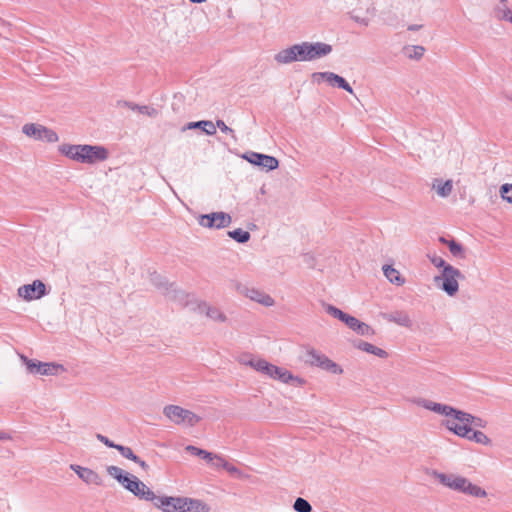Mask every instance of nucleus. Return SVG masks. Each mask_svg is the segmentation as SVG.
<instances>
[{
    "label": "nucleus",
    "mask_w": 512,
    "mask_h": 512,
    "mask_svg": "<svg viewBox=\"0 0 512 512\" xmlns=\"http://www.w3.org/2000/svg\"><path fill=\"white\" fill-rule=\"evenodd\" d=\"M17 294L25 301L42 298L47 294L46 285L41 280H34L31 284H25L18 288Z\"/></svg>",
    "instance_id": "nucleus-12"
},
{
    "label": "nucleus",
    "mask_w": 512,
    "mask_h": 512,
    "mask_svg": "<svg viewBox=\"0 0 512 512\" xmlns=\"http://www.w3.org/2000/svg\"><path fill=\"white\" fill-rule=\"evenodd\" d=\"M420 27H421V26H419V25H415V24H414V25H410V26L408 27V30L415 31V30H418Z\"/></svg>",
    "instance_id": "nucleus-54"
},
{
    "label": "nucleus",
    "mask_w": 512,
    "mask_h": 512,
    "mask_svg": "<svg viewBox=\"0 0 512 512\" xmlns=\"http://www.w3.org/2000/svg\"><path fill=\"white\" fill-rule=\"evenodd\" d=\"M328 72H314L311 75L312 81L316 84H320L322 81L327 82Z\"/></svg>",
    "instance_id": "nucleus-42"
},
{
    "label": "nucleus",
    "mask_w": 512,
    "mask_h": 512,
    "mask_svg": "<svg viewBox=\"0 0 512 512\" xmlns=\"http://www.w3.org/2000/svg\"><path fill=\"white\" fill-rule=\"evenodd\" d=\"M201 311L206 314L208 318H210L213 321L216 322H225L226 316L225 314L220 311L217 307H212L204 304L202 307H200Z\"/></svg>",
    "instance_id": "nucleus-25"
},
{
    "label": "nucleus",
    "mask_w": 512,
    "mask_h": 512,
    "mask_svg": "<svg viewBox=\"0 0 512 512\" xmlns=\"http://www.w3.org/2000/svg\"><path fill=\"white\" fill-rule=\"evenodd\" d=\"M355 332L362 336H372L375 334L372 327L361 321L357 324Z\"/></svg>",
    "instance_id": "nucleus-36"
},
{
    "label": "nucleus",
    "mask_w": 512,
    "mask_h": 512,
    "mask_svg": "<svg viewBox=\"0 0 512 512\" xmlns=\"http://www.w3.org/2000/svg\"><path fill=\"white\" fill-rule=\"evenodd\" d=\"M510 23H512V18H511V22Z\"/></svg>",
    "instance_id": "nucleus-57"
},
{
    "label": "nucleus",
    "mask_w": 512,
    "mask_h": 512,
    "mask_svg": "<svg viewBox=\"0 0 512 512\" xmlns=\"http://www.w3.org/2000/svg\"><path fill=\"white\" fill-rule=\"evenodd\" d=\"M243 157L249 163L266 169L267 171L275 170L279 166V161L275 157L266 154L249 152L245 154Z\"/></svg>",
    "instance_id": "nucleus-14"
},
{
    "label": "nucleus",
    "mask_w": 512,
    "mask_h": 512,
    "mask_svg": "<svg viewBox=\"0 0 512 512\" xmlns=\"http://www.w3.org/2000/svg\"><path fill=\"white\" fill-rule=\"evenodd\" d=\"M448 248L453 256L464 258L463 247L455 240L448 241Z\"/></svg>",
    "instance_id": "nucleus-35"
},
{
    "label": "nucleus",
    "mask_w": 512,
    "mask_h": 512,
    "mask_svg": "<svg viewBox=\"0 0 512 512\" xmlns=\"http://www.w3.org/2000/svg\"><path fill=\"white\" fill-rule=\"evenodd\" d=\"M425 48L420 45H408L403 48V54L413 60H419L423 57Z\"/></svg>",
    "instance_id": "nucleus-27"
},
{
    "label": "nucleus",
    "mask_w": 512,
    "mask_h": 512,
    "mask_svg": "<svg viewBox=\"0 0 512 512\" xmlns=\"http://www.w3.org/2000/svg\"><path fill=\"white\" fill-rule=\"evenodd\" d=\"M327 83L331 85L332 87H338L345 91H347L350 94H353V89L350 86V84L341 76L338 74H335L333 72H328L327 76Z\"/></svg>",
    "instance_id": "nucleus-21"
},
{
    "label": "nucleus",
    "mask_w": 512,
    "mask_h": 512,
    "mask_svg": "<svg viewBox=\"0 0 512 512\" xmlns=\"http://www.w3.org/2000/svg\"><path fill=\"white\" fill-rule=\"evenodd\" d=\"M70 469L73 470L77 476L88 485L101 486L103 484L102 477L90 468L71 464Z\"/></svg>",
    "instance_id": "nucleus-16"
},
{
    "label": "nucleus",
    "mask_w": 512,
    "mask_h": 512,
    "mask_svg": "<svg viewBox=\"0 0 512 512\" xmlns=\"http://www.w3.org/2000/svg\"><path fill=\"white\" fill-rule=\"evenodd\" d=\"M411 402L419 407L432 411L436 414L450 417L447 420H454L459 425L469 426L472 428H485L487 422L482 418L475 417L467 412L455 409L452 406L434 402L432 400L416 397L411 399Z\"/></svg>",
    "instance_id": "nucleus-2"
},
{
    "label": "nucleus",
    "mask_w": 512,
    "mask_h": 512,
    "mask_svg": "<svg viewBox=\"0 0 512 512\" xmlns=\"http://www.w3.org/2000/svg\"><path fill=\"white\" fill-rule=\"evenodd\" d=\"M463 278L464 276L459 269L452 265H448L444 267V270H442L441 276H436L434 281L436 283L442 281L441 289L449 296H454L459 290L458 279Z\"/></svg>",
    "instance_id": "nucleus-8"
},
{
    "label": "nucleus",
    "mask_w": 512,
    "mask_h": 512,
    "mask_svg": "<svg viewBox=\"0 0 512 512\" xmlns=\"http://www.w3.org/2000/svg\"><path fill=\"white\" fill-rule=\"evenodd\" d=\"M320 368H322L323 370H326L328 372H331L333 374H342L343 373L342 368L337 363H335L334 361L329 359L328 357L323 359V362H321Z\"/></svg>",
    "instance_id": "nucleus-32"
},
{
    "label": "nucleus",
    "mask_w": 512,
    "mask_h": 512,
    "mask_svg": "<svg viewBox=\"0 0 512 512\" xmlns=\"http://www.w3.org/2000/svg\"><path fill=\"white\" fill-rule=\"evenodd\" d=\"M138 112L149 117H156L158 114V111L155 108L146 105L138 107Z\"/></svg>",
    "instance_id": "nucleus-41"
},
{
    "label": "nucleus",
    "mask_w": 512,
    "mask_h": 512,
    "mask_svg": "<svg viewBox=\"0 0 512 512\" xmlns=\"http://www.w3.org/2000/svg\"><path fill=\"white\" fill-rule=\"evenodd\" d=\"M107 473L116 479L122 486L128 481V479L131 477V474L125 472L123 469L110 465L106 468Z\"/></svg>",
    "instance_id": "nucleus-24"
},
{
    "label": "nucleus",
    "mask_w": 512,
    "mask_h": 512,
    "mask_svg": "<svg viewBox=\"0 0 512 512\" xmlns=\"http://www.w3.org/2000/svg\"><path fill=\"white\" fill-rule=\"evenodd\" d=\"M96 438L102 442L104 445H106L107 447H110V448H114L117 450V447L119 446V444H115L114 442H112L111 440H109L106 436L102 435V434H97L96 435Z\"/></svg>",
    "instance_id": "nucleus-44"
},
{
    "label": "nucleus",
    "mask_w": 512,
    "mask_h": 512,
    "mask_svg": "<svg viewBox=\"0 0 512 512\" xmlns=\"http://www.w3.org/2000/svg\"><path fill=\"white\" fill-rule=\"evenodd\" d=\"M21 359L26 364L28 371L32 374L54 375L56 374L59 368L62 369L61 365H57L54 363L35 362L33 360L28 359L24 355H21Z\"/></svg>",
    "instance_id": "nucleus-15"
},
{
    "label": "nucleus",
    "mask_w": 512,
    "mask_h": 512,
    "mask_svg": "<svg viewBox=\"0 0 512 512\" xmlns=\"http://www.w3.org/2000/svg\"><path fill=\"white\" fill-rule=\"evenodd\" d=\"M195 128L201 129L207 135H214L216 133L215 124L209 120L189 122L185 127H183V131H185L186 129H195Z\"/></svg>",
    "instance_id": "nucleus-20"
},
{
    "label": "nucleus",
    "mask_w": 512,
    "mask_h": 512,
    "mask_svg": "<svg viewBox=\"0 0 512 512\" xmlns=\"http://www.w3.org/2000/svg\"><path fill=\"white\" fill-rule=\"evenodd\" d=\"M224 469L231 475L237 477V478H240V479H245V478H248V475H245L244 473H242L236 466L230 464L228 462V464H225L224 465Z\"/></svg>",
    "instance_id": "nucleus-39"
},
{
    "label": "nucleus",
    "mask_w": 512,
    "mask_h": 512,
    "mask_svg": "<svg viewBox=\"0 0 512 512\" xmlns=\"http://www.w3.org/2000/svg\"><path fill=\"white\" fill-rule=\"evenodd\" d=\"M185 450L187 452L191 453L192 455L199 456V457L205 459L206 461H212L214 458L212 453H210L206 450L200 449L198 447H195L193 445L186 446Z\"/></svg>",
    "instance_id": "nucleus-31"
},
{
    "label": "nucleus",
    "mask_w": 512,
    "mask_h": 512,
    "mask_svg": "<svg viewBox=\"0 0 512 512\" xmlns=\"http://www.w3.org/2000/svg\"><path fill=\"white\" fill-rule=\"evenodd\" d=\"M198 222L205 228L221 229L228 227L232 222V218L225 212H213L210 214L200 215Z\"/></svg>",
    "instance_id": "nucleus-11"
},
{
    "label": "nucleus",
    "mask_w": 512,
    "mask_h": 512,
    "mask_svg": "<svg viewBox=\"0 0 512 512\" xmlns=\"http://www.w3.org/2000/svg\"><path fill=\"white\" fill-rule=\"evenodd\" d=\"M443 425L459 437L466 438L482 445H489L491 443V440L485 433L481 431H473L471 427L459 425L454 420H445Z\"/></svg>",
    "instance_id": "nucleus-7"
},
{
    "label": "nucleus",
    "mask_w": 512,
    "mask_h": 512,
    "mask_svg": "<svg viewBox=\"0 0 512 512\" xmlns=\"http://www.w3.org/2000/svg\"><path fill=\"white\" fill-rule=\"evenodd\" d=\"M327 356L317 352L316 350H309L306 354V362L310 365L321 367V362H323V359H325Z\"/></svg>",
    "instance_id": "nucleus-30"
},
{
    "label": "nucleus",
    "mask_w": 512,
    "mask_h": 512,
    "mask_svg": "<svg viewBox=\"0 0 512 512\" xmlns=\"http://www.w3.org/2000/svg\"><path fill=\"white\" fill-rule=\"evenodd\" d=\"M350 329H352L353 331L356 330V327H357V324L360 322L357 318L353 317V316H350L349 314H347V316L345 317L344 321H343Z\"/></svg>",
    "instance_id": "nucleus-43"
},
{
    "label": "nucleus",
    "mask_w": 512,
    "mask_h": 512,
    "mask_svg": "<svg viewBox=\"0 0 512 512\" xmlns=\"http://www.w3.org/2000/svg\"><path fill=\"white\" fill-rule=\"evenodd\" d=\"M325 311L334 318L344 321L347 314L331 304H323Z\"/></svg>",
    "instance_id": "nucleus-33"
},
{
    "label": "nucleus",
    "mask_w": 512,
    "mask_h": 512,
    "mask_svg": "<svg viewBox=\"0 0 512 512\" xmlns=\"http://www.w3.org/2000/svg\"><path fill=\"white\" fill-rule=\"evenodd\" d=\"M258 372L274 379L279 380L283 383H294L295 385L302 386L305 381L302 378H299L297 376H294L292 373H290L288 370L275 366L266 360L263 359L262 362H260V365L258 364Z\"/></svg>",
    "instance_id": "nucleus-6"
},
{
    "label": "nucleus",
    "mask_w": 512,
    "mask_h": 512,
    "mask_svg": "<svg viewBox=\"0 0 512 512\" xmlns=\"http://www.w3.org/2000/svg\"><path fill=\"white\" fill-rule=\"evenodd\" d=\"M10 439V436L4 432H0V440Z\"/></svg>",
    "instance_id": "nucleus-53"
},
{
    "label": "nucleus",
    "mask_w": 512,
    "mask_h": 512,
    "mask_svg": "<svg viewBox=\"0 0 512 512\" xmlns=\"http://www.w3.org/2000/svg\"><path fill=\"white\" fill-rule=\"evenodd\" d=\"M124 105L132 110H137V111H138V107H140V105L133 104L130 102H124Z\"/></svg>",
    "instance_id": "nucleus-51"
},
{
    "label": "nucleus",
    "mask_w": 512,
    "mask_h": 512,
    "mask_svg": "<svg viewBox=\"0 0 512 512\" xmlns=\"http://www.w3.org/2000/svg\"><path fill=\"white\" fill-rule=\"evenodd\" d=\"M135 463H137L144 471H147L149 469V465L141 460L139 457H138V461H134Z\"/></svg>",
    "instance_id": "nucleus-50"
},
{
    "label": "nucleus",
    "mask_w": 512,
    "mask_h": 512,
    "mask_svg": "<svg viewBox=\"0 0 512 512\" xmlns=\"http://www.w3.org/2000/svg\"><path fill=\"white\" fill-rule=\"evenodd\" d=\"M216 128H219L222 132L231 135V137L236 140V136L234 134V130L228 127L223 120H217L215 123Z\"/></svg>",
    "instance_id": "nucleus-40"
},
{
    "label": "nucleus",
    "mask_w": 512,
    "mask_h": 512,
    "mask_svg": "<svg viewBox=\"0 0 512 512\" xmlns=\"http://www.w3.org/2000/svg\"><path fill=\"white\" fill-rule=\"evenodd\" d=\"M59 151L66 157L85 164L102 162L109 156L105 147L88 144H63L59 146Z\"/></svg>",
    "instance_id": "nucleus-4"
},
{
    "label": "nucleus",
    "mask_w": 512,
    "mask_h": 512,
    "mask_svg": "<svg viewBox=\"0 0 512 512\" xmlns=\"http://www.w3.org/2000/svg\"><path fill=\"white\" fill-rule=\"evenodd\" d=\"M356 347L362 351L376 355L380 358H386L388 356V353L385 350L378 348L368 342L359 341L358 344H356Z\"/></svg>",
    "instance_id": "nucleus-26"
},
{
    "label": "nucleus",
    "mask_w": 512,
    "mask_h": 512,
    "mask_svg": "<svg viewBox=\"0 0 512 512\" xmlns=\"http://www.w3.org/2000/svg\"><path fill=\"white\" fill-rule=\"evenodd\" d=\"M431 262L437 268H443L444 269L445 266L449 265V264H446L444 259H442L441 257H438V256L432 257L431 258Z\"/></svg>",
    "instance_id": "nucleus-47"
},
{
    "label": "nucleus",
    "mask_w": 512,
    "mask_h": 512,
    "mask_svg": "<svg viewBox=\"0 0 512 512\" xmlns=\"http://www.w3.org/2000/svg\"><path fill=\"white\" fill-rule=\"evenodd\" d=\"M439 241L442 242L443 244H446L448 246V241L449 240L445 239L444 237H440Z\"/></svg>",
    "instance_id": "nucleus-56"
},
{
    "label": "nucleus",
    "mask_w": 512,
    "mask_h": 512,
    "mask_svg": "<svg viewBox=\"0 0 512 512\" xmlns=\"http://www.w3.org/2000/svg\"><path fill=\"white\" fill-rule=\"evenodd\" d=\"M240 292L242 294H244L247 298H249L259 304H262L266 307H270V306L274 305V299L270 295H268L260 290L244 287L243 289L240 290Z\"/></svg>",
    "instance_id": "nucleus-17"
},
{
    "label": "nucleus",
    "mask_w": 512,
    "mask_h": 512,
    "mask_svg": "<svg viewBox=\"0 0 512 512\" xmlns=\"http://www.w3.org/2000/svg\"><path fill=\"white\" fill-rule=\"evenodd\" d=\"M213 456H214L213 460L210 461L212 463V465L215 466L216 468H223L224 469V465L228 464V462L224 458L219 456V455L213 454Z\"/></svg>",
    "instance_id": "nucleus-45"
},
{
    "label": "nucleus",
    "mask_w": 512,
    "mask_h": 512,
    "mask_svg": "<svg viewBox=\"0 0 512 512\" xmlns=\"http://www.w3.org/2000/svg\"><path fill=\"white\" fill-rule=\"evenodd\" d=\"M383 273L389 282L395 284L397 286H402L405 283V279L401 276L398 270H396L391 265H384Z\"/></svg>",
    "instance_id": "nucleus-22"
},
{
    "label": "nucleus",
    "mask_w": 512,
    "mask_h": 512,
    "mask_svg": "<svg viewBox=\"0 0 512 512\" xmlns=\"http://www.w3.org/2000/svg\"><path fill=\"white\" fill-rule=\"evenodd\" d=\"M117 450L119 451V453L126 459H129L131 461H138V456H136L132 449L130 447H127V446H123V445H119L117 447Z\"/></svg>",
    "instance_id": "nucleus-37"
},
{
    "label": "nucleus",
    "mask_w": 512,
    "mask_h": 512,
    "mask_svg": "<svg viewBox=\"0 0 512 512\" xmlns=\"http://www.w3.org/2000/svg\"><path fill=\"white\" fill-rule=\"evenodd\" d=\"M332 46L324 42L304 41L282 49L274 55L278 64L287 65L293 62H310L328 56Z\"/></svg>",
    "instance_id": "nucleus-1"
},
{
    "label": "nucleus",
    "mask_w": 512,
    "mask_h": 512,
    "mask_svg": "<svg viewBox=\"0 0 512 512\" xmlns=\"http://www.w3.org/2000/svg\"><path fill=\"white\" fill-rule=\"evenodd\" d=\"M185 512H209L210 506L200 499L185 497Z\"/></svg>",
    "instance_id": "nucleus-19"
},
{
    "label": "nucleus",
    "mask_w": 512,
    "mask_h": 512,
    "mask_svg": "<svg viewBox=\"0 0 512 512\" xmlns=\"http://www.w3.org/2000/svg\"><path fill=\"white\" fill-rule=\"evenodd\" d=\"M22 132L35 140H45L49 143H55L59 140L55 131L40 124L29 123L22 127Z\"/></svg>",
    "instance_id": "nucleus-9"
},
{
    "label": "nucleus",
    "mask_w": 512,
    "mask_h": 512,
    "mask_svg": "<svg viewBox=\"0 0 512 512\" xmlns=\"http://www.w3.org/2000/svg\"><path fill=\"white\" fill-rule=\"evenodd\" d=\"M382 317L383 319L389 321V322H393V323H396L400 326H403V327H411L412 325V321H411V318L410 316L408 315L407 312L405 311H395V312H391V313H382Z\"/></svg>",
    "instance_id": "nucleus-18"
},
{
    "label": "nucleus",
    "mask_w": 512,
    "mask_h": 512,
    "mask_svg": "<svg viewBox=\"0 0 512 512\" xmlns=\"http://www.w3.org/2000/svg\"><path fill=\"white\" fill-rule=\"evenodd\" d=\"M507 0H500V4L495 8V17L499 20H506L511 22L512 11L506 5Z\"/></svg>",
    "instance_id": "nucleus-28"
},
{
    "label": "nucleus",
    "mask_w": 512,
    "mask_h": 512,
    "mask_svg": "<svg viewBox=\"0 0 512 512\" xmlns=\"http://www.w3.org/2000/svg\"><path fill=\"white\" fill-rule=\"evenodd\" d=\"M228 236L238 243H246L250 240V233L241 228L228 232Z\"/></svg>",
    "instance_id": "nucleus-29"
},
{
    "label": "nucleus",
    "mask_w": 512,
    "mask_h": 512,
    "mask_svg": "<svg viewBox=\"0 0 512 512\" xmlns=\"http://www.w3.org/2000/svg\"><path fill=\"white\" fill-rule=\"evenodd\" d=\"M500 195L503 198V200L512 204V184H503L500 187Z\"/></svg>",
    "instance_id": "nucleus-38"
},
{
    "label": "nucleus",
    "mask_w": 512,
    "mask_h": 512,
    "mask_svg": "<svg viewBox=\"0 0 512 512\" xmlns=\"http://www.w3.org/2000/svg\"><path fill=\"white\" fill-rule=\"evenodd\" d=\"M293 508L296 512H311L312 506L311 504L304 498L298 497L294 504Z\"/></svg>",
    "instance_id": "nucleus-34"
},
{
    "label": "nucleus",
    "mask_w": 512,
    "mask_h": 512,
    "mask_svg": "<svg viewBox=\"0 0 512 512\" xmlns=\"http://www.w3.org/2000/svg\"><path fill=\"white\" fill-rule=\"evenodd\" d=\"M433 189L436 190L437 194L441 197H448L453 189L452 180H446L443 182L440 179H435L433 182Z\"/></svg>",
    "instance_id": "nucleus-23"
},
{
    "label": "nucleus",
    "mask_w": 512,
    "mask_h": 512,
    "mask_svg": "<svg viewBox=\"0 0 512 512\" xmlns=\"http://www.w3.org/2000/svg\"><path fill=\"white\" fill-rule=\"evenodd\" d=\"M351 17H352V19L355 22H357V23H359V24H361L363 26H368L369 25V22H370L369 19L367 17H362V16L356 14L355 11L352 12Z\"/></svg>",
    "instance_id": "nucleus-46"
},
{
    "label": "nucleus",
    "mask_w": 512,
    "mask_h": 512,
    "mask_svg": "<svg viewBox=\"0 0 512 512\" xmlns=\"http://www.w3.org/2000/svg\"><path fill=\"white\" fill-rule=\"evenodd\" d=\"M431 475L443 486L466 496L480 499L485 498L488 495L483 487L472 483L468 478L462 475L455 473H441L436 470H434Z\"/></svg>",
    "instance_id": "nucleus-3"
},
{
    "label": "nucleus",
    "mask_w": 512,
    "mask_h": 512,
    "mask_svg": "<svg viewBox=\"0 0 512 512\" xmlns=\"http://www.w3.org/2000/svg\"><path fill=\"white\" fill-rule=\"evenodd\" d=\"M172 292L174 293V295L172 296L173 298H178L180 296H183L184 295V292L183 291H176L175 289L172 290Z\"/></svg>",
    "instance_id": "nucleus-52"
},
{
    "label": "nucleus",
    "mask_w": 512,
    "mask_h": 512,
    "mask_svg": "<svg viewBox=\"0 0 512 512\" xmlns=\"http://www.w3.org/2000/svg\"><path fill=\"white\" fill-rule=\"evenodd\" d=\"M254 356L251 355V354H243L239 357V362L242 364V365H246L247 366V362H249V359H252Z\"/></svg>",
    "instance_id": "nucleus-49"
},
{
    "label": "nucleus",
    "mask_w": 512,
    "mask_h": 512,
    "mask_svg": "<svg viewBox=\"0 0 512 512\" xmlns=\"http://www.w3.org/2000/svg\"><path fill=\"white\" fill-rule=\"evenodd\" d=\"M263 359L262 358H257V357H253L252 359H249V362H247V366H250L252 367L253 369H255L256 371H258V364L260 365V362H262Z\"/></svg>",
    "instance_id": "nucleus-48"
},
{
    "label": "nucleus",
    "mask_w": 512,
    "mask_h": 512,
    "mask_svg": "<svg viewBox=\"0 0 512 512\" xmlns=\"http://www.w3.org/2000/svg\"><path fill=\"white\" fill-rule=\"evenodd\" d=\"M185 497L157 496L153 505L163 512H185Z\"/></svg>",
    "instance_id": "nucleus-13"
},
{
    "label": "nucleus",
    "mask_w": 512,
    "mask_h": 512,
    "mask_svg": "<svg viewBox=\"0 0 512 512\" xmlns=\"http://www.w3.org/2000/svg\"><path fill=\"white\" fill-rule=\"evenodd\" d=\"M123 487L140 500L150 501L152 503L155 500L156 494L134 475H131Z\"/></svg>",
    "instance_id": "nucleus-10"
},
{
    "label": "nucleus",
    "mask_w": 512,
    "mask_h": 512,
    "mask_svg": "<svg viewBox=\"0 0 512 512\" xmlns=\"http://www.w3.org/2000/svg\"><path fill=\"white\" fill-rule=\"evenodd\" d=\"M191 3L193 4H201V3H204L206 2L207 0H189Z\"/></svg>",
    "instance_id": "nucleus-55"
},
{
    "label": "nucleus",
    "mask_w": 512,
    "mask_h": 512,
    "mask_svg": "<svg viewBox=\"0 0 512 512\" xmlns=\"http://www.w3.org/2000/svg\"><path fill=\"white\" fill-rule=\"evenodd\" d=\"M163 414L176 425L193 427L201 421V417L194 412L178 405H167L163 408Z\"/></svg>",
    "instance_id": "nucleus-5"
}]
</instances>
